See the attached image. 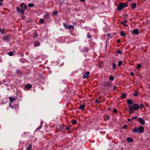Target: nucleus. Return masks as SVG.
Listing matches in <instances>:
<instances>
[{
    "instance_id": "obj_1",
    "label": "nucleus",
    "mask_w": 150,
    "mask_h": 150,
    "mask_svg": "<svg viewBox=\"0 0 150 150\" xmlns=\"http://www.w3.org/2000/svg\"><path fill=\"white\" fill-rule=\"evenodd\" d=\"M57 129L60 131L63 130L64 131L65 130H69L70 129V127H68L67 125H62L58 126Z\"/></svg>"
},
{
    "instance_id": "obj_2",
    "label": "nucleus",
    "mask_w": 150,
    "mask_h": 150,
    "mask_svg": "<svg viewBox=\"0 0 150 150\" xmlns=\"http://www.w3.org/2000/svg\"><path fill=\"white\" fill-rule=\"evenodd\" d=\"M127 4L124 3H120L119 4V6L117 7V9L118 11H120L122 10L125 7L127 6Z\"/></svg>"
},
{
    "instance_id": "obj_3",
    "label": "nucleus",
    "mask_w": 150,
    "mask_h": 150,
    "mask_svg": "<svg viewBox=\"0 0 150 150\" xmlns=\"http://www.w3.org/2000/svg\"><path fill=\"white\" fill-rule=\"evenodd\" d=\"M129 108V113L130 114H132L134 112V110L132 108V105H128Z\"/></svg>"
},
{
    "instance_id": "obj_4",
    "label": "nucleus",
    "mask_w": 150,
    "mask_h": 150,
    "mask_svg": "<svg viewBox=\"0 0 150 150\" xmlns=\"http://www.w3.org/2000/svg\"><path fill=\"white\" fill-rule=\"evenodd\" d=\"M138 121L142 125H144L145 124V121L141 117H139L138 119Z\"/></svg>"
},
{
    "instance_id": "obj_5",
    "label": "nucleus",
    "mask_w": 150,
    "mask_h": 150,
    "mask_svg": "<svg viewBox=\"0 0 150 150\" xmlns=\"http://www.w3.org/2000/svg\"><path fill=\"white\" fill-rule=\"evenodd\" d=\"M104 86L106 87H107L110 88H112V86L110 82L108 81L105 83L104 84Z\"/></svg>"
},
{
    "instance_id": "obj_6",
    "label": "nucleus",
    "mask_w": 150,
    "mask_h": 150,
    "mask_svg": "<svg viewBox=\"0 0 150 150\" xmlns=\"http://www.w3.org/2000/svg\"><path fill=\"white\" fill-rule=\"evenodd\" d=\"M132 33L133 35H138L139 33L138 29H134L133 30Z\"/></svg>"
},
{
    "instance_id": "obj_7",
    "label": "nucleus",
    "mask_w": 150,
    "mask_h": 150,
    "mask_svg": "<svg viewBox=\"0 0 150 150\" xmlns=\"http://www.w3.org/2000/svg\"><path fill=\"white\" fill-rule=\"evenodd\" d=\"M90 72L87 71L86 72L83 76V79L88 78L89 77V75L90 74Z\"/></svg>"
},
{
    "instance_id": "obj_8",
    "label": "nucleus",
    "mask_w": 150,
    "mask_h": 150,
    "mask_svg": "<svg viewBox=\"0 0 150 150\" xmlns=\"http://www.w3.org/2000/svg\"><path fill=\"white\" fill-rule=\"evenodd\" d=\"M144 128L142 126H140L138 128L139 134L142 133L144 131Z\"/></svg>"
},
{
    "instance_id": "obj_9",
    "label": "nucleus",
    "mask_w": 150,
    "mask_h": 150,
    "mask_svg": "<svg viewBox=\"0 0 150 150\" xmlns=\"http://www.w3.org/2000/svg\"><path fill=\"white\" fill-rule=\"evenodd\" d=\"M132 108H133L134 110H137L139 108V105L137 104H134L132 107Z\"/></svg>"
},
{
    "instance_id": "obj_10",
    "label": "nucleus",
    "mask_w": 150,
    "mask_h": 150,
    "mask_svg": "<svg viewBox=\"0 0 150 150\" xmlns=\"http://www.w3.org/2000/svg\"><path fill=\"white\" fill-rule=\"evenodd\" d=\"M39 77L40 78V83H43V81H44V77L43 75H40V76H39Z\"/></svg>"
},
{
    "instance_id": "obj_11",
    "label": "nucleus",
    "mask_w": 150,
    "mask_h": 150,
    "mask_svg": "<svg viewBox=\"0 0 150 150\" xmlns=\"http://www.w3.org/2000/svg\"><path fill=\"white\" fill-rule=\"evenodd\" d=\"M9 39V37L8 35L4 36L3 38V40L5 41H7Z\"/></svg>"
},
{
    "instance_id": "obj_12",
    "label": "nucleus",
    "mask_w": 150,
    "mask_h": 150,
    "mask_svg": "<svg viewBox=\"0 0 150 150\" xmlns=\"http://www.w3.org/2000/svg\"><path fill=\"white\" fill-rule=\"evenodd\" d=\"M49 17V14L48 12H46L44 16V18L45 19H48Z\"/></svg>"
},
{
    "instance_id": "obj_13",
    "label": "nucleus",
    "mask_w": 150,
    "mask_h": 150,
    "mask_svg": "<svg viewBox=\"0 0 150 150\" xmlns=\"http://www.w3.org/2000/svg\"><path fill=\"white\" fill-rule=\"evenodd\" d=\"M20 6L24 9H25L26 8V5L23 3H21L20 4Z\"/></svg>"
},
{
    "instance_id": "obj_14",
    "label": "nucleus",
    "mask_w": 150,
    "mask_h": 150,
    "mask_svg": "<svg viewBox=\"0 0 150 150\" xmlns=\"http://www.w3.org/2000/svg\"><path fill=\"white\" fill-rule=\"evenodd\" d=\"M127 103L129 105H132L133 104L132 100L131 99H129L127 101Z\"/></svg>"
},
{
    "instance_id": "obj_15",
    "label": "nucleus",
    "mask_w": 150,
    "mask_h": 150,
    "mask_svg": "<svg viewBox=\"0 0 150 150\" xmlns=\"http://www.w3.org/2000/svg\"><path fill=\"white\" fill-rule=\"evenodd\" d=\"M132 132H133L134 133H139L138 132V128L137 127H135L134 129L132 130Z\"/></svg>"
},
{
    "instance_id": "obj_16",
    "label": "nucleus",
    "mask_w": 150,
    "mask_h": 150,
    "mask_svg": "<svg viewBox=\"0 0 150 150\" xmlns=\"http://www.w3.org/2000/svg\"><path fill=\"white\" fill-rule=\"evenodd\" d=\"M32 86L30 84H27L25 85V87L28 89H29L31 88Z\"/></svg>"
},
{
    "instance_id": "obj_17",
    "label": "nucleus",
    "mask_w": 150,
    "mask_h": 150,
    "mask_svg": "<svg viewBox=\"0 0 150 150\" xmlns=\"http://www.w3.org/2000/svg\"><path fill=\"white\" fill-rule=\"evenodd\" d=\"M85 108V106L84 105H80L79 107V110H83Z\"/></svg>"
},
{
    "instance_id": "obj_18",
    "label": "nucleus",
    "mask_w": 150,
    "mask_h": 150,
    "mask_svg": "<svg viewBox=\"0 0 150 150\" xmlns=\"http://www.w3.org/2000/svg\"><path fill=\"white\" fill-rule=\"evenodd\" d=\"M127 141L129 142H131L133 141V139L131 137H128L127 139Z\"/></svg>"
},
{
    "instance_id": "obj_19",
    "label": "nucleus",
    "mask_w": 150,
    "mask_h": 150,
    "mask_svg": "<svg viewBox=\"0 0 150 150\" xmlns=\"http://www.w3.org/2000/svg\"><path fill=\"white\" fill-rule=\"evenodd\" d=\"M71 122L72 123V124L73 125H76L77 123L76 121L74 120V119H72Z\"/></svg>"
},
{
    "instance_id": "obj_20",
    "label": "nucleus",
    "mask_w": 150,
    "mask_h": 150,
    "mask_svg": "<svg viewBox=\"0 0 150 150\" xmlns=\"http://www.w3.org/2000/svg\"><path fill=\"white\" fill-rule=\"evenodd\" d=\"M137 6V4L135 3H134L131 4V7L133 8H136Z\"/></svg>"
},
{
    "instance_id": "obj_21",
    "label": "nucleus",
    "mask_w": 150,
    "mask_h": 150,
    "mask_svg": "<svg viewBox=\"0 0 150 150\" xmlns=\"http://www.w3.org/2000/svg\"><path fill=\"white\" fill-rule=\"evenodd\" d=\"M120 35L122 37H125L126 36V35L125 34V33L124 32V31L123 30H122L121 31L120 34Z\"/></svg>"
},
{
    "instance_id": "obj_22",
    "label": "nucleus",
    "mask_w": 150,
    "mask_h": 150,
    "mask_svg": "<svg viewBox=\"0 0 150 150\" xmlns=\"http://www.w3.org/2000/svg\"><path fill=\"white\" fill-rule=\"evenodd\" d=\"M139 94V93L138 91H135L133 93L134 95L135 96H138Z\"/></svg>"
},
{
    "instance_id": "obj_23",
    "label": "nucleus",
    "mask_w": 150,
    "mask_h": 150,
    "mask_svg": "<svg viewBox=\"0 0 150 150\" xmlns=\"http://www.w3.org/2000/svg\"><path fill=\"white\" fill-rule=\"evenodd\" d=\"M9 99L11 102H13V101L15 100L16 99L15 98H13L12 97H10Z\"/></svg>"
},
{
    "instance_id": "obj_24",
    "label": "nucleus",
    "mask_w": 150,
    "mask_h": 150,
    "mask_svg": "<svg viewBox=\"0 0 150 150\" xmlns=\"http://www.w3.org/2000/svg\"><path fill=\"white\" fill-rule=\"evenodd\" d=\"M112 69H115L117 67L116 64L114 63H112Z\"/></svg>"
},
{
    "instance_id": "obj_25",
    "label": "nucleus",
    "mask_w": 150,
    "mask_h": 150,
    "mask_svg": "<svg viewBox=\"0 0 150 150\" xmlns=\"http://www.w3.org/2000/svg\"><path fill=\"white\" fill-rule=\"evenodd\" d=\"M114 79V76H110L109 78V80L110 81H113Z\"/></svg>"
},
{
    "instance_id": "obj_26",
    "label": "nucleus",
    "mask_w": 150,
    "mask_h": 150,
    "mask_svg": "<svg viewBox=\"0 0 150 150\" xmlns=\"http://www.w3.org/2000/svg\"><path fill=\"white\" fill-rule=\"evenodd\" d=\"M126 96H127V95H126V94H125V93H124L121 96V97L122 98H125Z\"/></svg>"
},
{
    "instance_id": "obj_27",
    "label": "nucleus",
    "mask_w": 150,
    "mask_h": 150,
    "mask_svg": "<svg viewBox=\"0 0 150 150\" xmlns=\"http://www.w3.org/2000/svg\"><path fill=\"white\" fill-rule=\"evenodd\" d=\"M44 22V20L43 19H40L39 20V22L40 23H43Z\"/></svg>"
},
{
    "instance_id": "obj_28",
    "label": "nucleus",
    "mask_w": 150,
    "mask_h": 150,
    "mask_svg": "<svg viewBox=\"0 0 150 150\" xmlns=\"http://www.w3.org/2000/svg\"><path fill=\"white\" fill-rule=\"evenodd\" d=\"M122 63V61L121 60L118 63V66H121Z\"/></svg>"
},
{
    "instance_id": "obj_29",
    "label": "nucleus",
    "mask_w": 150,
    "mask_h": 150,
    "mask_svg": "<svg viewBox=\"0 0 150 150\" xmlns=\"http://www.w3.org/2000/svg\"><path fill=\"white\" fill-rule=\"evenodd\" d=\"M142 66L140 64H138L137 68V69H139L141 68Z\"/></svg>"
},
{
    "instance_id": "obj_30",
    "label": "nucleus",
    "mask_w": 150,
    "mask_h": 150,
    "mask_svg": "<svg viewBox=\"0 0 150 150\" xmlns=\"http://www.w3.org/2000/svg\"><path fill=\"white\" fill-rule=\"evenodd\" d=\"M32 148V145L31 144H29L28 147L27 148L28 150H30Z\"/></svg>"
},
{
    "instance_id": "obj_31",
    "label": "nucleus",
    "mask_w": 150,
    "mask_h": 150,
    "mask_svg": "<svg viewBox=\"0 0 150 150\" xmlns=\"http://www.w3.org/2000/svg\"><path fill=\"white\" fill-rule=\"evenodd\" d=\"M117 53L118 54H122V52L120 50H118L117 51Z\"/></svg>"
},
{
    "instance_id": "obj_32",
    "label": "nucleus",
    "mask_w": 150,
    "mask_h": 150,
    "mask_svg": "<svg viewBox=\"0 0 150 150\" xmlns=\"http://www.w3.org/2000/svg\"><path fill=\"white\" fill-rule=\"evenodd\" d=\"M140 109H142L144 107V105L143 104H141L139 106Z\"/></svg>"
},
{
    "instance_id": "obj_33",
    "label": "nucleus",
    "mask_w": 150,
    "mask_h": 150,
    "mask_svg": "<svg viewBox=\"0 0 150 150\" xmlns=\"http://www.w3.org/2000/svg\"><path fill=\"white\" fill-rule=\"evenodd\" d=\"M63 25L64 27V28L66 29H68V26L65 23H63Z\"/></svg>"
},
{
    "instance_id": "obj_34",
    "label": "nucleus",
    "mask_w": 150,
    "mask_h": 150,
    "mask_svg": "<svg viewBox=\"0 0 150 150\" xmlns=\"http://www.w3.org/2000/svg\"><path fill=\"white\" fill-rule=\"evenodd\" d=\"M58 12L56 11H55L53 12V14L54 16H57Z\"/></svg>"
},
{
    "instance_id": "obj_35",
    "label": "nucleus",
    "mask_w": 150,
    "mask_h": 150,
    "mask_svg": "<svg viewBox=\"0 0 150 150\" xmlns=\"http://www.w3.org/2000/svg\"><path fill=\"white\" fill-rule=\"evenodd\" d=\"M71 28H72L73 29H74V26L72 25H70L69 26H68V29H70Z\"/></svg>"
},
{
    "instance_id": "obj_36",
    "label": "nucleus",
    "mask_w": 150,
    "mask_h": 150,
    "mask_svg": "<svg viewBox=\"0 0 150 150\" xmlns=\"http://www.w3.org/2000/svg\"><path fill=\"white\" fill-rule=\"evenodd\" d=\"M34 6V4L33 3H30L28 4V6L29 7H32Z\"/></svg>"
},
{
    "instance_id": "obj_37",
    "label": "nucleus",
    "mask_w": 150,
    "mask_h": 150,
    "mask_svg": "<svg viewBox=\"0 0 150 150\" xmlns=\"http://www.w3.org/2000/svg\"><path fill=\"white\" fill-rule=\"evenodd\" d=\"M35 47H37L38 46V42L37 41H35L34 44Z\"/></svg>"
},
{
    "instance_id": "obj_38",
    "label": "nucleus",
    "mask_w": 150,
    "mask_h": 150,
    "mask_svg": "<svg viewBox=\"0 0 150 150\" xmlns=\"http://www.w3.org/2000/svg\"><path fill=\"white\" fill-rule=\"evenodd\" d=\"M8 54L10 56H12L13 54V53L11 52H10L8 53Z\"/></svg>"
},
{
    "instance_id": "obj_39",
    "label": "nucleus",
    "mask_w": 150,
    "mask_h": 150,
    "mask_svg": "<svg viewBox=\"0 0 150 150\" xmlns=\"http://www.w3.org/2000/svg\"><path fill=\"white\" fill-rule=\"evenodd\" d=\"M110 119V117L108 116H106V117L105 118V120H109Z\"/></svg>"
},
{
    "instance_id": "obj_40",
    "label": "nucleus",
    "mask_w": 150,
    "mask_h": 150,
    "mask_svg": "<svg viewBox=\"0 0 150 150\" xmlns=\"http://www.w3.org/2000/svg\"><path fill=\"white\" fill-rule=\"evenodd\" d=\"M120 23L121 24H123V25L125 26H127V25L124 22H120Z\"/></svg>"
},
{
    "instance_id": "obj_41",
    "label": "nucleus",
    "mask_w": 150,
    "mask_h": 150,
    "mask_svg": "<svg viewBox=\"0 0 150 150\" xmlns=\"http://www.w3.org/2000/svg\"><path fill=\"white\" fill-rule=\"evenodd\" d=\"M24 10L25 9H22L21 10V11L20 12H21L22 14H24Z\"/></svg>"
},
{
    "instance_id": "obj_42",
    "label": "nucleus",
    "mask_w": 150,
    "mask_h": 150,
    "mask_svg": "<svg viewBox=\"0 0 150 150\" xmlns=\"http://www.w3.org/2000/svg\"><path fill=\"white\" fill-rule=\"evenodd\" d=\"M40 124H41V125L40 126L38 127V129L41 128V127H42V125L43 123L42 122H41Z\"/></svg>"
},
{
    "instance_id": "obj_43",
    "label": "nucleus",
    "mask_w": 150,
    "mask_h": 150,
    "mask_svg": "<svg viewBox=\"0 0 150 150\" xmlns=\"http://www.w3.org/2000/svg\"><path fill=\"white\" fill-rule=\"evenodd\" d=\"M113 112L115 113H117V111L116 109L114 108L113 109Z\"/></svg>"
},
{
    "instance_id": "obj_44",
    "label": "nucleus",
    "mask_w": 150,
    "mask_h": 150,
    "mask_svg": "<svg viewBox=\"0 0 150 150\" xmlns=\"http://www.w3.org/2000/svg\"><path fill=\"white\" fill-rule=\"evenodd\" d=\"M1 33L2 34H4L5 32V30H4L3 29L1 30Z\"/></svg>"
},
{
    "instance_id": "obj_45",
    "label": "nucleus",
    "mask_w": 150,
    "mask_h": 150,
    "mask_svg": "<svg viewBox=\"0 0 150 150\" xmlns=\"http://www.w3.org/2000/svg\"><path fill=\"white\" fill-rule=\"evenodd\" d=\"M127 126V125H124L122 127V128L123 129H125L126 128V127Z\"/></svg>"
},
{
    "instance_id": "obj_46",
    "label": "nucleus",
    "mask_w": 150,
    "mask_h": 150,
    "mask_svg": "<svg viewBox=\"0 0 150 150\" xmlns=\"http://www.w3.org/2000/svg\"><path fill=\"white\" fill-rule=\"evenodd\" d=\"M95 102L98 104H99L100 103V102H99V101L97 99H96L95 100Z\"/></svg>"
},
{
    "instance_id": "obj_47",
    "label": "nucleus",
    "mask_w": 150,
    "mask_h": 150,
    "mask_svg": "<svg viewBox=\"0 0 150 150\" xmlns=\"http://www.w3.org/2000/svg\"><path fill=\"white\" fill-rule=\"evenodd\" d=\"M21 9H20L19 8H17V10L18 12H20L21 11Z\"/></svg>"
},
{
    "instance_id": "obj_48",
    "label": "nucleus",
    "mask_w": 150,
    "mask_h": 150,
    "mask_svg": "<svg viewBox=\"0 0 150 150\" xmlns=\"http://www.w3.org/2000/svg\"><path fill=\"white\" fill-rule=\"evenodd\" d=\"M127 17V14H125L123 15V17L124 18H126Z\"/></svg>"
},
{
    "instance_id": "obj_49",
    "label": "nucleus",
    "mask_w": 150,
    "mask_h": 150,
    "mask_svg": "<svg viewBox=\"0 0 150 150\" xmlns=\"http://www.w3.org/2000/svg\"><path fill=\"white\" fill-rule=\"evenodd\" d=\"M120 39H118L117 41V44L120 43Z\"/></svg>"
},
{
    "instance_id": "obj_50",
    "label": "nucleus",
    "mask_w": 150,
    "mask_h": 150,
    "mask_svg": "<svg viewBox=\"0 0 150 150\" xmlns=\"http://www.w3.org/2000/svg\"><path fill=\"white\" fill-rule=\"evenodd\" d=\"M116 86H114L113 87V90L112 91H115V89L116 88Z\"/></svg>"
},
{
    "instance_id": "obj_51",
    "label": "nucleus",
    "mask_w": 150,
    "mask_h": 150,
    "mask_svg": "<svg viewBox=\"0 0 150 150\" xmlns=\"http://www.w3.org/2000/svg\"><path fill=\"white\" fill-rule=\"evenodd\" d=\"M130 75L131 76H133L134 75V73L132 72H131L130 73Z\"/></svg>"
},
{
    "instance_id": "obj_52",
    "label": "nucleus",
    "mask_w": 150,
    "mask_h": 150,
    "mask_svg": "<svg viewBox=\"0 0 150 150\" xmlns=\"http://www.w3.org/2000/svg\"><path fill=\"white\" fill-rule=\"evenodd\" d=\"M137 116H136L135 117H132V120H133L134 119H137Z\"/></svg>"
},
{
    "instance_id": "obj_53",
    "label": "nucleus",
    "mask_w": 150,
    "mask_h": 150,
    "mask_svg": "<svg viewBox=\"0 0 150 150\" xmlns=\"http://www.w3.org/2000/svg\"><path fill=\"white\" fill-rule=\"evenodd\" d=\"M145 103V105H146L147 107H148L149 106V105L148 104H147V103H145H145Z\"/></svg>"
},
{
    "instance_id": "obj_54",
    "label": "nucleus",
    "mask_w": 150,
    "mask_h": 150,
    "mask_svg": "<svg viewBox=\"0 0 150 150\" xmlns=\"http://www.w3.org/2000/svg\"><path fill=\"white\" fill-rule=\"evenodd\" d=\"M132 118L131 119H127V120L128 121H129V122H130L132 120Z\"/></svg>"
},
{
    "instance_id": "obj_55",
    "label": "nucleus",
    "mask_w": 150,
    "mask_h": 150,
    "mask_svg": "<svg viewBox=\"0 0 150 150\" xmlns=\"http://www.w3.org/2000/svg\"><path fill=\"white\" fill-rule=\"evenodd\" d=\"M87 37L88 38H91V35H87Z\"/></svg>"
},
{
    "instance_id": "obj_56",
    "label": "nucleus",
    "mask_w": 150,
    "mask_h": 150,
    "mask_svg": "<svg viewBox=\"0 0 150 150\" xmlns=\"http://www.w3.org/2000/svg\"><path fill=\"white\" fill-rule=\"evenodd\" d=\"M3 5V3L0 2V6H2Z\"/></svg>"
},
{
    "instance_id": "obj_57",
    "label": "nucleus",
    "mask_w": 150,
    "mask_h": 150,
    "mask_svg": "<svg viewBox=\"0 0 150 150\" xmlns=\"http://www.w3.org/2000/svg\"><path fill=\"white\" fill-rule=\"evenodd\" d=\"M124 22H125V23H127V20H124Z\"/></svg>"
},
{
    "instance_id": "obj_58",
    "label": "nucleus",
    "mask_w": 150,
    "mask_h": 150,
    "mask_svg": "<svg viewBox=\"0 0 150 150\" xmlns=\"http://www.w3.org/2000/svg\"><path fill=\"white\" fill-rule=\"evenodd\" d=\"M80 1L82 3H83L85 1Z\"/></svg>"
},
{
    "instance_id": "obj_59",
    "label": "nucleus",
    "mask_w": 150,
    "mask_h": 150,
    "mask_svg": "<svg viewBox=\"0 0 150 150\" xmlns=\"http://www.w3.org/2000/svg\"><path fill=\"white\" fill-rule=\"evenodd\" d=\"M40 44V42L38 41V46H39Z\"/></svg>"
},
{
    "instance_id": "obj_60",
    "label": "nucleus",
    "mask_w": 150,
    "mask_h": 150,
    "mask_svg": "<svg viewBox=\"0 0 150 150\" xmlns=\"http://www.w3.org/2000/svg\"><path fill=\"white\" fill-rule=\"evenodd\" d=\"M110 110V108H108V110Z\"/></svg>"
},
{
    "instance_id": "obj_61",
    "label": "nucleus",
    "mask_w": 150,
    "mask_h": 150,
    "mask_svg": "<svg viewBox=\"0 0 150 150\" xmlns=\"http://www.w3.org/2000/svg\"><path fill=\"white\" fill-rule=\"evenodd\" d=\"M100 98H100V97H98V99H100Z\"/></svg>"
},
{
    "instance_id": "obj_62",
    "label": "nucleus",
    "mask_w": 150,
    "mask_h": 150,
    "mask_svg": "<svg viewBox=\"0 0 150 150\" xmlns=\"http://www.w3.org/2000/svg\"><path fill=\"white\" fill-rule=\"evenodd\" d=\"M37 129H36V130H37Z\"/></svg>"
},
{
    "instance_id": "obj_63",
    "label": "nucleus",
    "mask_w": 150,
    "mask_h": 150,
    "mask_svg": "<svg viewBox=\"0 0 150 150\" xmlns=\"http://www.w3.org/2000/svg\"><path fill=\"white\" fill-rule=\"evenodd\" d=\"M149 86L150 87V84L149 85Z\"/></svg>"
}]
</instances>
